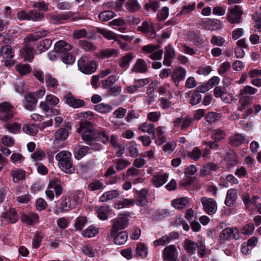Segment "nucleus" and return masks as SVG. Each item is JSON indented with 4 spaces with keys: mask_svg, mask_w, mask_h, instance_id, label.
Instances as JSON below:
<instances>
[{
    "mask_svg": "<svg viewBox=\"0 0 261 261\" xmlns=\"http://www.w3.org/2000/svg\"><path fill=\"white\" fill-rule=\"evenodd\" d=\"M240 96V98L239 101L238 109L239 111H242L248 108L251 103V98L249 96Z\"/></svg>",
    "mask_w": 261,
    "mask_h": 261,
    "instance_id": "bb28decb",
    "label": "nucleus"
},
{
    "mask_svg": "<svg viewBox=\"0 0 261 261\" xmlns=\"http://www.w3.org/2000/svg\"><path fill=\"white\" fill-rule=\"evenodd\" d=\"M110 142L114 147L119 148V150L116 152V155L118 157L121 156L124 153V146L118 145L117 138L114 135L111 136Z\"/></svg>",
    "mask_w": 261,
    "mask_h": 261,
    "instance_id": "ea45409f",
    "label": "nucleus"
},
{
    "mask_svg": "<svg viewBox=\"0 0 261 261\" xmlns=\"http://www.w3.org/2000/svg\"><path fill=\"white\" fill-rule=\"evenodd\" d=\"M184 247L188 253L192 255L195 253L196 250L198 247V244L193 241L186 239L184 242Z\"/></svg>",
    "mask_w": 261,
    "mask_h": 261,
    "instance_id": "6ab92c4d",
    "label": "nucleus"
},
{
    "mask_svg": "<svg viewBox=\"0 0 261 261\" xmlns=\"http://www.w3.org/2000/svg\"><path fill=\"white\" fill-rule=\"evenodd\" d=\"M186 73V70L181 67H177L174 68L171 77L176 87L178 86L181 81L185 79Z\"/></svg>",
    "mask_w": 261,
    "mask_h": 261,
    "instance_id": "ddd939ff",
    "label": "nucleus"
},
{
    "mask_svg": "<svg viewBox=\"0 0 261 261\" xmlns=\"http://www.w3.org/2000/svg\"><path fill=\"white\" fill-rule=\"evenodd\" d=\"M225 42V39L221 36H213L211 39V43L218 46H223Z\"/></svg>",
    "mask_w": 261,
    "mask_h": 261,
    "instance_id": "052dcab7",
    "label": "nucleus"
},
{
    "mask_svg": "<svg viewBox=\"0 0 261 261\" xmlns=\"http://www.w3.org/2000/svg\"><path fill=\"white\" fill-rule=\"evenodd\" d=\"M112 238L114 239L116 244L121 245L125 243L128 239V236L125 231H122L117 233Z\"/></svg>",
    "mask_w": 261,
    "mask_h": 261,
    "instance_id": "2f4dec72",
    "label": "nucleus"
},
{
    "mask_svg": "<svg viewBox=\"0 0 261 261\" xmlns=\"http://www.w3.org/2000/svg\"><path fill=\"white\" fill-rule=\"evenodd\" d=\"M23 131L28 135H35L38 132L37 127L33 124H27L22 127Z\"/></svg>",
    "mask_w": 261,
    "mask_h": 261,
    "instance_id": "c03bdc74",
    "label": "nucleus"
},
{
    "mask_svg": "<svg viewBox=\"0 0 261 261\" xmlns=\"http://www.w3.org/2000/svg\"><path fill=\"white\" fill-rule=\"evenodd\" d=\"M187 155L192 160L198 161L202 155V152L198 147H195Z\"/></svg>",
    "mask_w": 261,
    "mask_h": 261,
    "instance_id": "3c124183",
    "label": "nucleus"
},
{
    "mask_svg": "<svg viewBox=\"0 0 261 261\" xmlns=\"http://www.w3.org/2000/svg\"><path fill=\"white\" fill-rule=\"evenodd\" d=\"M218 168V167L216 164L213 163H208L205 166H203L201 169L200 170V174L202 176L209 174L211 173V171H216Z\"/></svg>",
    "mask_w": 261,
    "mask_h": 261,
    "instance_id": "4c0bfd02",
    "label": "nucleus"
},
{
    "mask_svg": "<svg viewBox=\"0 0 261 261\" xmlns=\"http://www.w3.org/2000/svg\"><path fill=\"white\" fill-rule=\"evenodd\" d=\"M159 3L156 1H150L145 5V9L148 12H155L159 8Z\"/></svg>",
    "mask_w": 261,
    "mask_h": 261,
    "instance_id": "8fccbe9b",
    "label": "nucleus"
},
{
    "mask_svg": "<svg viewBox=\"0 0 261 261\" xmlns=\"http://www.w3.org/2000/svg\"><path fill=\"white\" fill-rule=\"evenodd\" d=\"M94 109L100 113L104 114L110 112L113 110V107L108 104L100 103L95 105Z\"/></svg>",
    "mask_w": 261,
    "mask_h": 261,
    "instance_id": "58836bf2",
    "label": "nucleus"
},
{
    "mask_svg": "<svg viewBox=\"0 0 261 261\" xmlns=\"http://www.w3.org/2000/svg\"><path fill=\"white\" fill-rule=\"evenodd\" d=\"M98 233V229L95 226H90L86 229L84 230L82 234L85 237L92 238L95 236Z\"/></svg>",
    "mask_w": 261,
    "mask_h": 261,
    "instance_id": "49530a36",
    "label": "nucleus"
},
{
    "mask_svg": "<svg viewBox=\"0 0 261 261\" xmlns=\"http://www.w3.org/2000/svg\"><path fill=\"white\" fill-rule=\"evenodd\" d=\"M149 83L148 79H139L135 80L133 85L132 86V93L139 90V89Z\"/></svg>",
    "mask_w": 261,
    "mask_h": 261,
    "instance_id": "473e14b6",
    "label": "nucleus"
},
{
    "mask_svg": "<svg viewBox=\"0 0 261 261\" xmlns=\"http://www.w3.org/2000/svg\"><path fill=\"white\" fill-rule=\"evenodd\" d=\"M87 223V220L85 217H80L77 218L74 224L76 230H81Z\"/></svg>",
    "mask_w": 261,
    "mask_h": 261,
    "instance_id": "bf43d9fd",
    "label": "nucleus"
},
{
    "mask_svg": "<svg viewBox=\"0 0 261 261\" xmlns=\"http://www.w3.org/2000/svg\"><path fill=\"white\" fill-rule=\"evenodd\" d=\"M45 156V153L42 150H37L31 154V158L34 162L41 161Z\"/></svg>",
    "mask_w": 261,
    "mask_h": 261,
    "instance_id": "0e129e2a",
    "label": "nucleus"
},
{
    "mask_svg": "<svg viewBox=\"0 0 261 261\" xmlns=\"http://www.w3.org/2000/svg\"><path fill=\"white\" fill-rule=\"evenodd\" d=\"M64 99L66 103L73 108H79L85 105L84 100L75 98L70 92H68L64 96Z\"/></svg>",
    "mask_w": 261,
    "mask_h": 261,
    "instance_id": "4468645a",
    "label": "nucleus"
},
{
    "mask_svg": "<svg viewBox=\"0 0 261 261\" xmlns=\"http://www.w3.org/2000/svg\"><path fill=\"white\" fill-rule=\"evenodd\" d=\"M97 213L98 217L102 220H106L108 219V215L110 212V207L106 204L97 208Z\"/></svg>",
    "mask_w": 261,
    "mask_h": 261,
    "instance_id": "a878e982",
    "label": "nucleus"
},
{
    "mask_svg": "<svg viewBox=\"0 0 261 261\" xmlns=\"http://www.w3.org/2000/svg\"><path fill=\"white\" fill-rule=\"evenodd\" d=\"M139 129L144 133H147L149 135H152L151 139H153L155 138L154 125L153 124L148 123H144L139 127Z\"/></svg>",
    "mask_w": 261,
    "mask_h": 261,
    "instance_id": "c756f323",
    "label": "nucleus"
},
{
    "mask_svg": "<svg viewBox=\"0 0 261 261\" xmlns=\"http://www.w3.org/2000/svg\"><path fill=\"white\" fill-rule=\"evenodd\" d=\"M60 168L65 173L72 174L74 172L75 168L72 163L71 153L66 150H63L56 155Z\"/></svg>",
    "mask_w": 261,
    "mask_h": 261,
    "instance_id": "7ed1b4c3",
    "label": "nucleus"
},
{
    "mask_svg": "<svg viewBox=\"0 0 261 261\" xmlns=\"http://www.w3.org/2000/svg\"><path fill=\"white\" fill-rule=\"evenodd\" d=\"M226 133L223 130L220 128L215 129L213 131L212 138L216 141H221L225 137Z\"/></svg>",
    "mask_w": 261,
    "mask_h": 261,
    "instance_id": "a18cd8bd",
    "label": "nucleus"
},
{
    "mask_svg": "<svg viewBox=\"0 0 261 261\" xmlns=\"http://www.w3.org/2000/svg\"><path fill=\"white\" fill-rule=\"evenodd\" d=\"M243 11L238 6H235L232 9L229 10L227 15V20L232 24H238L241 22Z\"/></svg>",
    "mask_w": 261,
    "mask_h": 261,
    "instance_id": "1a4fd4ad",
    "label": "nucleus"
},
{
    "mask_svg": "<svg viewBox=\"0 0 261 261\" xmlns=\"http://www.w3.org/2000/svg\"><path fill=\"white\" fill-rule=\"evenodd\" d=\"M173 206L177 209H182L189 205V199L187 197H181L172 201Z\"/></svg>",
    "mask_w": 261,
    "mask_h": 261,
    "instance_id": "cd10ccee",
    "label": "nucleus"
},
{
    "mask_svg": "<svg viewBox=\"0 0 261 261\" xmlns=\"http://www.w3.org/2000/svg\"><path fill=\"white\" fill-rule=\"evenodd\" d=\"M98 32L106 38L111 40H116L117 36L116 34L112 31H108L103 29H99Z\"/></svg>",
    "mask_w": 261,
    "mask_h": 261,
    "instance_id": "6e6d98bb",
    "label": "nucleus"
},
{
    "mask_svg": "<svg viewBox=\"0 0 261 261\" xmlns=\"http://www.w3.org/2000/svg\"><path fill=\"white\" fill-rule=\"evenodd\" d=\"M21 221L27 224L32 225L38 222L39 216L35 213H32L29 215L24 214L21 217Z\"/></svg>",
    "mask_w": 261,
    "mask_h": 261,
    "instance_id": "c85d7f7f",
    "label": "nucleus"
},
{
    "mask_svg": "<svg viewBox=\"0 0 261 261\" xmlns=\"http://www.w3.org/2000/svg\"><path fill=\"white\" fill-rule=\"evenodd\" d=\"M163 257L165 261H177L178 254L175 246L171 245L165 247L163 252Z\"/></svg>",
    "mask_w": 261,
    "mask_h": 261,
    "instance_id": "9b49d317",
    "label": "nucleus"
},
{
    "mask_svg": "<svg viewBox=\"0 0 261 261\" xmlns=\"http://www.w3.org/2000/svg\"><path fill=\"white\" fill-rule=\"evenodd\" d=\"M25 173L26 172L22 169L15 168L12 170L11 172V175L13 182L17 183L23 180L25 178Z\"/></svg>",
    "mask_w": 261,
    "mask_h": 261,
    "instance_id": "412c9836",
    "label": "nucleus"
},
{
    "mask_svg": "<svg viewBox=\"0 0 261 261\" xmlns=\"http://www.w3.org/2000/svg\"><path fill=\"white\" fill-rule=\"evenodd\" d=\"M75 208V204H72L70 198L67 196H63L58 201L54 208L55 213L58 214L65 212H68Z\"/></svg>",
    "mask_w": 261,
    "mask_h": 261,
    "instance_id": "423d86ee",
    "label": "nucleus"
},
{
    "mask_svg": "<svg viewBox=\"0 0 261 261\" xmlns=\"http://www.w3.org/2000/svg\"><path fill=\"white\" fill-rule=\"evenodd\" d=\"M2 217L6 218L11 223H14L18 220V215L13 208L10 209L9 211L3 214Z\"/></svg>",
    "mask_w": 261,
    "mask_h": 261,
    "instance_id": "72a5a7b5",
    "label": "nucleus"
},
{
    "mask_svg": "<svg viewBox=\"0 0 261 261\" xmlns=\"http://www.w3.org/2000/svg\"><path fill=\"white\" fill-rule=\"evenodd\" d=\"M148 193V190L147 189H142L140 191L137 190L135 196L136 203L139 206L145 205L148 202L147 199Z\"/></svg>",
    "mask_w": 261,
    "mask_h": 261,
    "instance_id": "2eb2a0df",
    "label": "nucleus"
},
{
    "mask_svg": "<svg viewBox=\"0 0 261 261\" xmlns=\"http://www.w3.org/2000/svg\"><path fill=\"white\" fill-rule=\"evenodd\" d=\"M25 98L27 103L25 106L26 109L30 111L34 110L37 102V99L35 96V94H29L25 97Z\"/></svg>",
    "mask_w": 261,
    "mask_h": 261,
    "instance_id": "7c9ffc66",
    "label": "nucleus"
},
{
    "mask_svg": "<svg viewBox=\"0 0 261 261\" xmlns=\"http://www.w3.org/2000/svg\"><path fill=\"white\" fill-rule=\"evenodd\" d=\"M257 90L251 86H246L240 92V95L247 96V94H254Z\"/></svg>",
    "mask_w": 261,
    "mask_h": 261,
    "instance_id": "13d9d810",
    "label": "nucleus"
},
{
    "mask_svg": "<svg viewBox=\"0 0 261 261\" xmlns=\"http://www.w3.org/2000/svg\"><path fill=\"white\" fill-rule=\"evenodd\" d=\"M16 69L21 75L29 73L31 71V67L29 64H19L16 66Z\"/></svg>",
    "mask_w": 261,
    "mask_h": 261,
    "instance_id": "4d7b16f0",
    "label": "nucleus"
},
{
    "mask_svg": "<svg viewBox=\"0 0 261 261\" xmlns=\"http://www.w3.org/2000/svg\"><path fill=\"white\" fill-rule=\"evenodd\" d=\"M169 14V9L167 7H163L159 11L157 14V18L159 21H162L165 20Z\"/></svg>",
    "mask_w": 261,
    "mask_h": 261,
    "instance_id": "e2e57ef3",
    "label": "nucleus"
},
{
    "mask_svg": "<svg viewBox=\"0 0 261 261\" xmlns=\"http://www.w3.org/2000/svg\"><path fill=\"white\" fill-rule=\"evenodd\" d=\"M137 30L143 33L152 32L154 34L155 32L154 24L150 21H144L141 26L138 27Z\"/></svg>",
    "mask_w": 261,
    "mask_h": 261,
    "instance_id": "c9c22d12",
    "label": "nucleus"
},
{
    "mask_svg": "<svg viewBox=\"0 0 261 261\" xmlns=\"http://www.w3.org/2000/svg\"><path fill=\"white\" fill-rule=\"evenodd\" d=\"M77 117L80 121L77 132L81 134L82 139L87 144L92 145L93 138L96 137L95 135L97 134L96 130L90 122V120L93 118V113L91 111H87L77 114Z\"/></svg>",
    "mask_w": 261,
    "mask_h": 261,
    "instance_id": "f257e3e1",
    "label": "nucleus"
},
{
    "mask_svg": "<svg viewBox=\"0 0 261 261\" xmlns=\"http://www.w3.org/2000/svg\"><path fill=\"white\" fill-rule=\"evenodd\" d=\"M71 49L70 44L63 40H60L56 43L54 49L59 53H65L69 51Z\"/></svg>",
    "mask_w": 261,
    "mask_h": 261,
    "instance_id": "393cba45",
    "label": "nucleus"
},
{
    "mask_svg": "<svg viewBox=\"0 0 261 261\" xmlns=\"http://www.w3.org/2000/svg\"><path fill=\"white\" fill-rule=\"evenodd\" d=\"M34 74L41 83H43L45 80L46 86L48 88L55 89L59 85L58 80L49 74L44 75L42 71L36 70Z\"/></svg>",
    "mask_w": 261,
    "mask_h": 261,
    "instance_id": "39448f33",
    "label": "nucleus"
},
{
    "mask_svg": "<svg viewBox=\"0 0 261 261\" xmlns=\"http://www.w3.org/2000/svg\"><path fill=\"white\" fill-rule=\"evenodd\" d=\"M238 196V191L236 189H230L227 191L225 204L226 206L231 207L236 204Z\"/></svg>",
    "mask_w": 261,
    "mask_h": 261,
    "instance_id": "dca6fc26",
    "label": "nucleus"
},
{
    "mask_svg": "<svg viewBox=\"0 0 261 261\" xmlns=\"http://www.w3.org/2000/svg\"><path fill=\"white\" fill-rule=\"evenodd\" d=\"M117 55L118 51L113 48L102 50L100 53V56L105 58H108L112 56H117Z\"/></svg>",
    "mask_w": 261,
    "mask_h": 261,
    "instance_id": "5fc2aeb1",
    "label": "nucleus"
},
{
    "mask_svg": "<svg viewBox=\"0 0 261 261\" xmlns=\"http://www.w3.org/2000/svg\"><path fill=\"white\" fill-rule=\"evenodd\" d=\"M90 150L88 146L82 145L80 144L76 145L74 146L73 154L76 160H80L86 155Z\"/></svg>",
    "mask_w": 261,
    "mask_h": 261,
    "instance_id": "f3484780",
    "label": "nucleus"
},
{
    "mask_svg": "<svg viewBox=\"0 0 261 261\" xmlns=\"http://www.w3.org/2000/svg\"><path fill=\"white\" fill-rule=\"evenodd\" d=\"M13 107L8 102L0 103V119L7 121L14 116Z\"/></svg>",
    "mask_w": 261,
    "mask_h": 261,
    "instance_id": "0eeeda50",
    "label": "nucleus"
},
{
    "mask_svg": "<svg viewBox=\"0 0 261 261\" xmlns=\"http://www.w3.org/2000/svg\"><path fill=\"white\" fill-rule=\"evenodd\" d=\"M0 54L3 58L6 60L12 59L14 57V53L9 45H5L1 47Z\"/></svg>",
    "mask_w": 261,
    "mask_h": 261,
    "instance_id": "aec40b11",
    "label": "nucleus"
},
{
    "mask_svg": "<svg viewBox=\"0 0 261 261\" xmlns=\"http://www.w3.org/2000/svg\"><path fill=\"white\" fill-rule=\"evenodd\" d=\"M115 16V13L110 10L101 12L99 14L98 18L102 21H107Z\"/></svg>",
    "mask_w": 261,
    "mask_h": 261,
    "instance_id": "a19ab883",
    "label": "nucleus"
},
{
    "mask_svg": "<svg viewBox=\"0 0 261 261\" xmlns=\"http://www.w3.org/2000/svg\"><path fill=\"white\" fill-rule=\"evenodd\" d=\"M245 141V137L240 134H235L229 138V144L234 146H239Z\"/></svg>",
    "mask_w": 261,
    "mask_h": 261,
    "instance_id": "4be33fe9",
    "label": "nucleus"
},
{
    "mask_svg": "<svg viewBox=\"0 0 261 261\" xmlns=\"http://www.w3.org/2000/svg\"><path fill=\"white\" fill-rule=\"evenodd\" d=\"M202 23V26L204 29L211 31L219 30L222 28L221 22L218 20H216V21L206 20L203 22Z\"/></svg>",
    "mask_w": 261,
    "mask_h": 261,
    "instance_id": "5701e85b",
    "label": "nucleus"
},
{
    "mask_svg": "<svg viewBox=\"0 0 261 261\" xmlns=\"http://www.w3.org/2000/svg\"><path fill=\"white\" fill-rule=\"evenodd\" d=\"M170 241V238L168 236H163L162 238L155 240L154 242V245L155 246H164L168 243Z\"/></svg>",
    "mask_w": 261,
    "mask_h": 261,
    "instance_id": "774afa93",
    "label": "nucleus"
},
{
    "mask_svg": "<svg viewBox=\"0 0 261 261\" xmlns=\"http://www.w3.org/2000/svg\"><path fill=\"white\" fill-rule=\"evenodd\" d=\"M119 194V191L116 190L107 191L103 194L100 197V201L104 202L117 197Z\"/></svg>",
    "mask_w": 261,
    "mask_h": 261,
    "instance_id": "e433bc0d",
    "label": "nucleus"
},
{
    "mask_svg": "<svg viewBox=\"0 0 261 261\" xmlns=\"http://www.w3.org/2000/svg\"><path fill=\"white\" fill-rule=\"evenodd\" d=\"M52 41L50 39H46L41 41L38 45L37 48L40 53L45 51L51 46Z\"/></svg>",
    "mask_w": 261,
    "mask_h": 261,
    "instance_id": "79ce46f5",
    "label": "nucleus"
},
{
    "mask_svg": "<svg viewBox=\"0 0 261 261\" xmlns=\"http://www.w3.org/2000/svg\"><path fill=\"white\" fill-rule=\"evenodd\" d=\"M201 202L204 212L209 215L215 214L217 210L216 201L212 198L203 197L201 199Z\"/></svg>",
    "mask_w": 261,
    "mask_h": 261,
    "instance_id": "6e6552de",
    "label": "nucleus"
},
{
    "mask_svg": "<svg viewBox=\"0 0 261 261\" xmlns=\"http://www.w3.org/2000/svg\"><path fill=\"white\" fill-rule=\"evenodd\" d=\"M96 134H97L95 135L96 137L93 138V141H100L103 143H106L107 142L109 141V136L104 130H101L100 132L96 130Z\"/></svg>",
    "mask_w": 261,
    "mask_h": 261,
    "instance_id": "864d4df0",
    "label": "nucleus"
},
{
    "mask_svg": "<svg viewBox=\"0 0 261 261\" xmlns=\"http://www.w3.org/2000/svg\"><path fill=\"white\" fill-rule=\"evenodd\" d=\"M168 179V175L167 174H164L161 175L154 176L152 182L153 185L158 188L163 185Z\"/></svg>",
    "mask_w": 261,
    "mask_h": 261,
    "instance_id": "f704fd0d",
    "label": "nucleus"
},
{
    "mask_svg": "<svg viewBox=\"0 0 261 261\" xmlns=\"http://www.w3.org/2000/svg\"><path fill=\"white\" fill-rule=\"evenodd\" d=\"M148 254V252L147 246L142 243H138L135 250V255L138 257L144 259L146 258Z\"/></svg>",
    "mask_w": 261,
    "mask_h": 261,
    "instance_id": "a211bd4d",
    "label": "nucleus"
},
{
    "mask_svg": "<svg viewBox=\"0 0 261 261\" xmlns=\"http://www.w3.org/2000/svg\"><path fill=\"white\" fill-rule=\"evenodd\" d=\"M4 127L10 133L12 134L17 133L20 128L21 124L17 122H14L12 124H7L4 125Z\"/></svg>",
    "mask_w": 261,
    "mask_h": 261,
    "instance_id": "603ef678",
    "label": "nucleus"
},
{
    "mask_svg": "<svg viewBox=\"0 0 261 261\" xmlns=\"http://www.w3.org/2000/svg\"><path fill=\"white\" fill-rule=\"evenodd\" d=\"M55 141H64L68 136V132L65 128H60L55 133Z\"/></svg>",
    "mask_w": 261,
    "mask_h": 261,
    "instance_id": "37998d69",
    "label": "nucleus"
},
{
    "mask_svg": "<svg viewBox=\"0 0 261 261\" xmlns=\"http://www.w3.org/2000/svg\"><path fill=\"white\" fill-rule=\"evenodd\" d=\"M128 220L125 217H118L113 220L110 237L114 238L120 229L125 228L128 224Z\"/></svg>",
    "mask_w": 261,
    "mask_h": 261,
    "instance_id": "9d476101",
    "label": "nucleus"
},
{
    "mask_svg": "<svg viewBox=\"0 0 261 261\" xmlns=\"http://www.w3.org/2000/svg\"><path fill=\"white\" fill-rule=\"evenodd\" d=\"M133 70L136 72L145 73L147 71L148 67L144 60L138 59L134 66Z\"/></svg>",
    "mask_w": 261,
    "mask_h": 261,
    "instance_id": "b1692460",
    "label": "nucleus"
},
{
    "mask_svg": "<svg viewBox=\"0 0 261 261\" xmlns=\"http://www.w3.org/2000/svg\"><path fill=\"white\" fill-rule=\"evenodd\" d=\"M84 197V193L81 191H76L73 194L72 203L75 204V208L82 202Z\"/></svg>",
    "mask_w": 261,
    "mask_h": 261,
    "instance_id": "de8ad7c7",
    "label": "nucleus"
},
{
    "mask_svg": "<svg viewBox=\"0 0 261 261\" xmlns=\"http://www.w3.org/2000/svg\"><path fill=\"white\" fill-rule=\"evenodd\" d=\"M77 65L79 70L85 74H92L97 69L96 63L94 61H89V58L86 56L79 60Z\"/></svg>",
    "mask_w": 261,
    "mask_h": 261,
    "instance_id": "20e7f679",
    "label": "nucleus"
},
{
    "mask_svg": "<svg viewBox=\"0 0 261 261\" xmlns=\"http://www.w3.org/2000/svg\"><path fill=\"white\" fill-rule=\"evenodd\" d=\"M231 237L235 240H238L240 238L238 230L236 228H226L223 229L219 234V238L221 241H227Z\"/></svg>",
    "mask_w": 261,
    "mask_h": 261,
    "instance_id": "f8f14e48",
    "label": "nucleus"
},
{
    "mask_svg": "<svg viewBox=\"0 0 261 261\" xmlns=\"http://www.w3.org/2000/svg\"><path fill=\"white\" fill-rule=\"evenodd\" d=\"M1 143L5 146L11 147L14 144V140L9 136H4L1 139Z\"/></svg>",
    "mask_w": 261,
    "mask_h": 261,
    "instance_id": "338daca9",
    "label": "nucleus"
},
{
    "mask_svg": "<svg viewBox=\"0 0 261 261\" xmlns=\"http://www.w3.org/2000/svg\"><path fill=\"white\" fill-rule=\"evenodd\" d=\"M48 33V31L46 30H41L30 34L24 38V47L21 50V55L25 61L32 62L34 58L35 53L33 43L36 40L46 36Z\"/></svg>",
    "mask_w": 261,
    "mask_h": 261,
    "instance_id": "f03ea898",
    "label": "nucleus"
},
{
    "mask_svg": "<svg viewBox=\"0 0 261 261\" xmlns=\"http://www.w3.org/2000/svg\"><path fill=\"white\" fill-rule=\"evenodd\" d=\"M80 46L86 50H93L96 48L95 46L91 42L86 40L80 41Z\"/></svg>",
    "mask_w": 261,
    "mask_h": 261,
    "instance_id": "69168bd1",
    "label": "nucleus"
},
{
    "mask_svg": "<svg viewBox=\"0 0 261 261\" xmlns=\"http://www.w3.org/2000/svg\"><path fill=\"white\" fill-rule=\"evenodd\" d=\"M10 159L13 164L16 165L22 162L24 160V157L21 153L15 152L11 154Z\"/></svg>",
    "mask_w": 261,
    "mask_h": 261,
    "instance_id": "680f3d73",
    "label": "nucleus"
},
{
    "mask_svg": "<svg viewBox=\"0 0 261 261\" xmlns=\"http://www.w3.org/2000/svg\"><path fill=\"white\" fill-rule=\"evenodd\" d=\"M44 18V14L36 10L29 11V20L37 21L41 20Z\"/></svg>",
    "mask_w": 261,
    "mask_h": 261,
    "instance_id": "09e8293b",
    "label": "nucleus"
}]
</instances>
